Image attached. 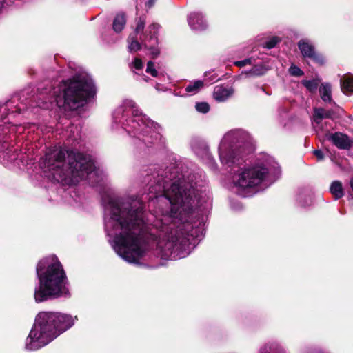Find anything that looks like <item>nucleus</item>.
Here are the masks:
<instances>
[{
    "mask_svg": "<svg viewBox=\"0 0 353 353\" xmlns=\"http://www.w3.org/2000/svg\"><path fill=\"white\" fill-rule=\"evenodd\" d=\"M8 153H6V154H3V158L4 159V158L6 157V155H8Z\"/></svg>",
    "mask_w": 353,
    "mask_h": 353,
    "instance_id": "nucleus-39",
    "label": "nucleus"
},
{
    "mask_svg": "<svg viewBox=\"0 0 353 353\" xmlns=\"http://www.w3.org/2000/svg\"><path fill=\"white\" fill-rule=\"evenodd\" d=\"M39 285L34 297L37 303L71 296L70 283L63 268L56 256L41 259L37 266Z\"/></svg>",
    "mask_w": 353,
    "mask_h": 353,
    "instance_id": "nucleus-4",
    "label": "nucleus"
},
{
    "mask_svg": "<svg viewBox=\"0 0 353 353\" xmlns=\"http://www.w3.org/2000/svg\"><path fill=\"white\" fill-rule=\"evenodd\" d=\"M321 82V79L314 78L310 80H303L301 83L307 88V90L310 92H314L319 83Z\"/></svg>",
    "mask_w": 353,
    "mask_h": 353,
    "instance_id": "nucleus-21",
    "label": "nucleus"
},
{
    "mask_svg": "<svg viewBox=\"0 0 353 353\" xmlns=\"http://www.w3.org/2000/svg\"><path fill=\"white\" fill-rule=\"evenodd\" d=\"M327 139L339 149L348 150L353 147V138L341 132L330 134Z\"/></svg>",
    "mask_w": 353,
    "mask_h": 353,
    "instance_id": "nucleus-14",
    "label": "nucleus"
},
{
    "mask_svg": "<svg viewBox=\"0 0 353 353\" xmlns=\"http://www.w3.org/2000/svg\"><path fill=\"white\" fill-rule=\"evenodd\" d=\"M314 154L317 158L318 160L321 161L323 159V154L321 150H316L314 151Z\"/></svg>",
    "mask_w": 353,
    "mask_h": 353,
    "instance_id": "nucleus-34",
    "label": "nucleus"
},
{
    "mask_svg": "<svg viewBox=\"0 0 353 353\" xmlns=\"http://www.w3.org/2000/svg\"><path fill=\"white\" fill-rule=\"evenodd\" d=\"M188 23L192 29L202 30L206 28L207 23L199 12H192L188 17Z\"/></svg>",
    "mask_w": 353,
    "mask_h": 353,
    "instance_id": "nucleus-15",
    "label": "nucleus"
},
{
    "mask_svg": "<svg viewBox=\"0 0 353 353\" xmlns=\"http://www.w3.org/2000/svg\"><path fill=\"white\" fill-rule=\"evenodd\" d=\"M266 72L265 68L261 65H255L250 70L245 72V74L248 77H254V76H261L265 74Z\"/></svg>",
    "mask_w": 353,
    "mask_h": 353,
    "instance_id": "nucleus-24",
    "label": "nucleus"
},
{
    "mask_svg": "<svg viewBox=\"0 0 353 353\" xmlns=\"http://www.w3.org/2000/svg\"><path fill=\"white\" fill-rule=\"evenodd\" d=\"M159 28V25L153 23L148 27L145 34L139 37L140 41L145 48L150 51V54L153 59L157 58L160 53L157 47L158 39L157 36Z\"/></svg>",
    "mask_w": 353,
    "mask_h": 353,
    "instance_id": "nucleus-10",
    "label": "nucleus"
},
{
    "mask_svg": "<svg viewBox=\"0 0 353 353\" xmlns=\"http://www.w3.org/2000/svg\"><path fill=\"white\" fill-rule=\"evenodd\" d=\"M350 185H351V188L353 190V177L352 178L351 181H350Z\"/></svg>",
    "mask_w": 353,
    "mask_h": 353,
    "instance_id": "nucleus-37",
    "label": "nucleus"
},
{
    "mask_svg": "<svg viewBox=\"0 0 353 353\" xmlns=\"http://www.w3.org/2000/svg\"><path fill=\"white\" fill-rule=\"evenodd\" d=\"M269 172V169L263 164H256L241 168L233 176L234 188L239 194L244 195L245 190L261 184Z\"/></svg>",
    "mask_w": 353,
    "mask_h": 353,
    "instance_id": "nucleus-8",
    "label": "nucleus"
},
{
    "mask_svg": "<svg viewBox=\"0 0 353 353\" xmlns=\"http://www.w3.org/2000/svg\"><path fill=\"white\" fill-rule=\"evenodd\" d=\"M14 127H12V129H10V128L8 126H1L0 125V141L1 140V138H2V134H4L7 132V131L10 132V131H14ZM0 151H1V149L0 148Z\"/></svg>",
    "mask_w": 353,
    "mask_h": 353,
    "instance_id": "nucleus-32",
    "label": "nucleus"
},
{
    "mask_svg": "<svg viewBox=\"0 0 353 353\" xmlns=\"http://www.w3.org/2000/svg\"><path fill=\"white\" fill-rule=\"evenodd\" d=\"M260 90H261L262 92H263V93L266 94L267 95H270V94H269L268 92H266V91L263 88H260Z\"/></svg>",
    "mask_w": 353,
    "mask_h": 353,
    "instance_id": "nucleus-36",
    "label": "nucleus"
},
{
    "mask_svg": "<svg viewBox=\"0 0 353 353\" xmlns=\"http://www.w3.org/2000/svg\"><path fill=\"white\" fill-rule=\"evenodd\" d=\"M52 312H39L34 325L26 339L25 347L28 350H36L46 345L58 336Z\"/></svg>",
    "mask_w": 353,
    "mask_h": 353,
    "instance_id": "nucleus-7",
    "label": "nucleus"
},
{
    "mask_svg": "<svg viewBox=\"0 0 353 353\" xmlns=\"http://www.w3.org/2000/svg\"><path fill=\"white\" fill-rule=\"evenodd\" d=\"M104 226L116 253L128 263H137L146 252L143 204L134 197L111 199L105 209Z\"/></svg>",
    "mask_w": 353,
    "mask_h": 353,
    "instance_id": "nucleus-2",
    "label": "nucleus"
},
{
    "mask_svg": "<svg viewBox=\"0 0 353 353\" xmlns=\"http://www.w3.org/2000/svg\"><path fill=\"white\" fill-rule=\"evenodd\" d=\"M330 192L336 199L341 198L344 195L342 183L339 181L332 182L330 185Z\"/></svg>",
    "mask_w": 353,
    "mask_h": 353,
    "instance_id": "nucleus-20",
    "label": "nucleus"
},
{
    "mask_svg": "<svg viewBox=\"0 0 353 353\" xmlns=\"http://www.w3.org/2000/svg\"><path fill=\"white\" fill-rule=\"evenodd\" d=\"M156 0H148L145 2V6L147 10L150 9L155 3Z\"/></svg>",
    "mask_w": 353,
    "mask_h": 353,
    "instance_id": "nucleus-35",
    "label": "nucleus"
},
{
    "mask_svg": "<svg viewBox=\"0 0 353 353\" xmlns=\"http://www.w3.org/2000/svg\"><path fill=\"white\" fill-rule=\"evenodd\" d=\"M95 92V87L91 78L83 76L76 77L64 83L63 98L56 97L57 105L65 109L76 110L83 106L88 97Z\"/></svg>",
    "mask_w": 353,
    "mask_h": 353,
    "instance_id": "nucleus-6",
    "label": "nucleus"
},
{
    "mask_svg": "<svg viewBox=\"0 0 353 353\" xmlns=\"http://www.w3.org/2000/svg\"><path fill=\"white\" fill-rule=\"evenodd\" d=\"M275 350L276 347L274 345H265L261 348L259 353H273Z\"/></svg>",
    "mask_w": 353,
    "mask_h": 353,
    "instance_id": "nucleus-29",
    "label": "nucleus"
},
{
    "mask_svg": "<svg viewBox=\"0 0 353 353\" xmlns=\"http://www.w3.org/2000/svg\"><path fill=\"white\" fill-rule=\"evenodd\" d=\"M195 108L199 112L207 113L210 110V105L206 102H199L196 103Z\"/></svg>",
    "mask_w": 353,
    "mask_h": 353,
    "instance_id": "nucleus-26",
    "label": "nucleus"
},
{
    "mask_svg": "<svg viewBox=\"0 0 353 353\" xmlns=\"http://www.w3.org/2000/svg\"><path fill=\"white\" fill-rule=\"evenodd\" d=\"M126 24V17L123 13H118L113 21L112 27L116 32H120L123 30Z\"/></svg>",
    "mask_w": 353,
    "mask_h": 353,
    "instance_id": "nucleus-18",
    "label": "nucleus"
},
{
    "mask_svg": "<svg viewBox=\"0 0 353 353\" xmlns=\"http://www.w3.org/2000/svg\"><path fill=\"white\" fill-rule=\"evenodd\" d=\"M115 123H121L123 128L132 136L139 139L157 133L160 126L143 114L131 99H125L113 113Z\"/></svg>",
    "mask_w": 353,
    "mask_h": 353,
    "instance_id": "nucleus-5",
    "label": "nucleus"
},
{
    "mask_svg": "<svg viewBox=\"0 0 353 353\" xmlns=\"http://www.w3.org/2000/svg\"><path fill=\"white\" fill-rule=\"evenodd\" d=\"M299 49L304 58H309L323 64L324 59L316 53L314 46L307 39H301L298 42Z\"/></svg>",
    "mask_w": 353,
    "mask_h": 353,
    "instance_id": "nucleus-13",
    "label": "nucleus"
},
{
    "mask_svg": "<svg viewBox=\"0 0 353 353\" xmlns=\"http://www.w3.org/2000/svg\"><path fill=\"white\" fill-rule=\"evenodd\" d=\"M234 93V90L231 87H225L222 85H216L214 89V99L219 101L223 102L230 98Z\"/></svg>",
    "mask_w": 353,
    "mask_h": 353,
    "instance_id": "nucleus-16",
    "label": "nucleus"
},
{
    "mask_svg": "<svg viewBox=\"0 0 353 353\" xmlns=\"http://www.w3.org/2000/svg\"><path fill=\"white\" fill-rule=\"evenodd\" d=\"M157 199L161 203L169 205V208L163 210L161 225H157L160 228L157 254L164 259L184 258L191 252L190 237H199L200 232L197 228L194 229L192 224L196 200L195 190L192 184L179 179Z\"/></svg>",
    "mask_w": 353,
    "mask_h": 353,
    "instance_id": "nucleus-1",
    "label": "nucleus"
},
{
    "mask_svg": "<svg viewBox=\"0 0 353 353\" xmlns=\"http://www.w3.org/2000/svg\"><path fill=\"white\" fill-rule=\"evenodd\" d=\"M251 60L250 59H247L243 61H239L235 62V65L239 67H243L246 65L247 64H250Z\"/></svg>",
    "mask_w": 353,
    "mask_h": 353,
    "instance_id": "nucleus-33",
    "label": "nucleus"
},
{
    "mask_svg": "<svg viewBox=\"0 0 353 353\" xmlns=\"http://www.w3.org/2000/svg\"><path fill=\"white\" fill-rule=\"evenodd\" d=\"M143 62L139 58H135L132 62V68L135 70H139L143 68Z\"/></svg>",
    "mask_w": 353,
    "mask_h": 353,
    "instance_id": "nucleus-30",
    "label": "nucleus"
},
{
    "mask_svg": "<svg viewBox=\"0 0 353 353\" xmlns=\"http://www.w3.org/2000/svg\"><path fill=\"white\" fill-rule=\"evenodd\" d=\"M54 322H55L56 329L58 332V336L72 327L78 320L77 316H72L68 314L52 312Z\"/></svg>",
    "mask_w": 353,
    "mask_h": 353,
    "instance_id": "nucleus-11",
    "label": "nucleus"
},
{
    "mask_svg": "<svg viewBox=\"0 0 353 353\" xmlns=\"http://www.w3.org/2000/svg\"><path fill=\"white\" fill-rule=\"evenodd\" d=\"M41 164L46 172L52 173L54 180L66 185L76 184L86 176L91 178L97 174L90 155L72 150H53L46 154Z\"/></svg>",
    "mask_w": 353,
    "mask_h": 353,
    "instance_id": "nucleus-3",
    "label": "nucleus"
},
{
    "mask_svg": "<svg viewBox=\"0 0 353 353\" xmlns=\"http://www.w3.org/2000/svg\"><path fill=\"white\" fill-rule=\"evenodd\" d=\"M248 139V133L242 130H232L225 133L219 147L221 163L230 165L238 161L234 152L235 144L243 143Z\"/></svg>",
    "mask_w": 353,
    "mask_h": 353,
    "instance_id": "nucleus-9",
    "label": "nucleus"
},
{
    "mask_svg": "<svg viewBox=\"0 0 353 353\" xmlns=\"http://www.w3.org/2000/svg\"><path fill=\"white\" fill-rule=\"evenodd\" d=\"M329 113L322 108H316L313 117V121L316 125H319L323 118H327Z\"/></svg>",
    "mask_w": 353,
    "mask_h": 353,
    "instance_id": "nucleus-22",
    "label": "nucleus"
},
{
    "mask_svg": "<svg viewBox=\"0 0 353 353\" xmlns=\"http://www.w3.org/2000/svg\"><path fill=\"white\" fill-rule=\"evenodd\" d=\"M280 41H281V39L279 37H272L263 44V48H265L268 49L273 48Z\"/></svg>",
    "mask_w": 353,
    "mask_h": 353,
    "instance_id": "nucleus-25",
    "label": "nucleus"
},
{
    "mask_svg": "<svg viewBox=\"0 0 353 353\" xmlns=\"http://www.w3.org/2000/svg\"><path fill=\"white\" fill-rule=\"evenodd\" d=\"M203 86V81L198 80L188 85L185 87V91L190 93L196 94Z\"/></svg>",
    "mask_w": 353,
    "mask_h": 353,
    "instance_id": "nucleus-23",
    "label": "nucleus"
},
{
    "mask_svg": "<svg viewBox=\"0 0 353 353\" xmlns=\"http://www.w3.org/2000/svg\"><path fill=\"white\" fill-rule=\"evenodd\" d=\"M70 131L72 134H71L70 137L72 139H77L79 137V128L77 126L72 125L70 128Z\"/></svg>",
    "mask_w": 353,
    "mask_h": 353,
    "instance_id": "nucleus-31",
    "label": "nucleus"
},
{
    "mask_svg": "<svg viewBox=\"0 0 353 353\" xmlns=\"http://www.w3.org/2000/svg\"><path fill=\"white\" fill-rule=\"evenodd\" d=\"M146 72L151 74L154 77L158 76V72L155 69L154 63L150 61L147 63Z\"/></svg>",
    "mask_w": 353,
    "mask_h": 353,
    "instance_id": "nucleus-27",
    "label": "nucleus"
},
{
    "mask_svg": "<svg viewBox=\"0 0 353 353\" xmlns=\"http://www.w3.org/2000/svg\"><path fill=\"white\" fill-rule=\"evenodd\" d=\"M319 94L324 102L332 101V87L329 83H323L319 87Z\"/></svg>",
    "mask_w": 353,
    "mask_h": 353,
    "instance_id": "nucleus-17",
    "label": "nucleus"
},
{
    "mask_svg": "<svg viewBox=\"0 0 353 353\" xmlns=\"http://www.w3.org/2000/svg\"><path fill=\"white\" fill-rule=\"evenodd\" d=\"M289 72L294 77H301L303 74V72L299 67L294 65L289 68Z\"/></svg>",
    "mask_w": 353,
    "mask_h": 353,
    "instance_id": "nucleus-28",
    "label": "nucleus"
},
{
    "mask_svg": "<svg viewBox=\"0 0 353 353\" xmlns=\"http://www.w3.org/2000/svg\"><path fill=\"white\" fill-rule=\"evenodd\" d=\"M145 21L143 18H139L137 22V26L134 32L130 34L128 39V48L130 52H134L141 49V43L139 42L137 35L145 34L143 32L145 28Z\"/></svg>",
    "mask_w": 353,
    "mask_h": 353,
    "instance_id": "nucleus-12",
    "label": "nucleus"
},
{
    "mask_svg": "<svg viewBox=\"0 0 353 353\" xmlns=\"http://www.w3.org/2000/svg\"><path fill=\"white\" fill-rule=\"evenodd\" d=\"M342 91L345 94L353 93V75H345L341 79Z\"/></svg>",
    "mask_w": 353,
    "mask_h": 353,
    "instance_id": "nucleus-19",
    "label": "nucleus"
},
{
    "mask_svg": "<svg viewBox=\"0 0 353 353\" xmlns=\"http://www.w3.org/2000/svg\"><path fill=\"white\" fill-rule=\"evenodd\" d=\"M8 158L9 159H8V161H12V160H13V159H15V157H13V158H12V157H10V156H9Z\"/></svg>",
    "mask_w": 353,
    "mask_h": 353,
    "instance_id": "nucleus-38",
    "label": "nucleus"
}]
</instances>
